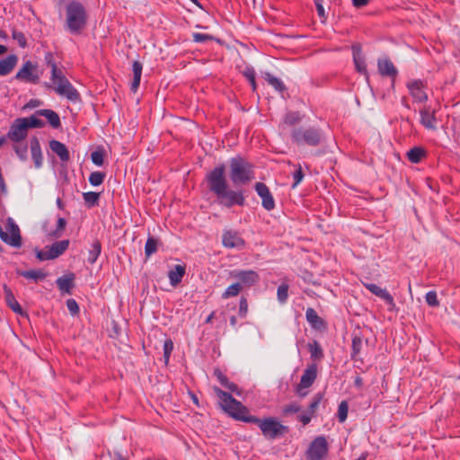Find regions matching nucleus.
I'll return each mask as SVG.
<instances>
[{"mask_svg": "<svg viewBox=\"0 0 460 460\" xmlns=\"http://www.w3.org/2000/svg\"><path fill=\"white\" fill-rule=\"evenodd\" d=\"M28 131L26 120L22 118H18L11 124L5 137L12 142L25 141L28 136Z\"/></svg>", "mask_w": 460, "mask_h": 460, "instance_id": "nucleus-9", "label": "nucleus"}, {"mask_svg": "<svg viewBox=\"0 0 460 460\" xmlns=\"http://www.w3.org/2000/svg\"><path fill=\"white\" fill-rule=\"evenodd\" d=\"M322 400H323V394H316L314 396V398H313V400H312V402H311V403L309 405V409H308V412L311 413V416H314L315 411L318 409L319 404L322 402Z\"/></svg>", "mask_w": 460, "mask_h": 460, "instance_id": "nucleus-42", "label": "nucleus"}, {"mask_svg": "<svg viewBox=\"0 0 460 460\" xmlns=\"http://www.w3.org/2000/svg\"><path fill=\"white\" fill-rule=\"evenodd\" d=\"M255 190L261 198L262 207L266 210H272L275 207V201L267 185L262 182H257L255 184Z\"/></svg>", "mask_w": 460, "mask_h": 460, "instance_id": "nucleus-14", "label": "nucleus"}, {"mask_svg": "<svg viewBox=\"0 0 460 460\" xmlns=\"http://www.w3.org/2000/svg\"><path fill=\"white\" fill-rule=\"evenodd\" d=\"M312 417L311 413L308 412L307 414L299 415L298 419L304 425H307L311 421Z\"/></svg>", "mask_w": 460, "mask_h": 460, "instance_id": "nucleus-60", "label": "nucleus"}, {"mask_svg": "<svg viewBox=\"0 0 460 460\" xmlns=\"http://www.w3.org/2000/svg\"><path fill=\"white\" fill-rule=\"evenodd\" d=\"M102 252V244L100 241L95 240L89 249L87 261L90 264H93L96 262L98 257L100 256Z\"/></svg>", "mask_w": 460, "mask_h": 460, "instance_id": "nucleus-32", "label": "nucleus"}, {"mask_svg": "<svg viewBox=\"0 0 460 460\" xmlns=\"http://www.w3.org/2000/svg\"><path fill=\"white\" fill-rule=\"evenodd\" d=\"M305 317L307 322L314 328H321L324 325L323 319L317 314L314 308L309 307L306 309Z\"/></svg>", "mask_w": 460, "mask_h": 460, "instance_id": "nucleus-28", "label": "nucleus"}, {"mask_svg": "<svg viewBox=\"0 0 460 460\" xmlns=\"http://www.w3.org/2000/svg\"><path fill=\"white\" fill-rule=\"evenodd\" d=\"M66 306H67V309L69 310V312L73 314V315H75L78 314L79 312V306H78V304L76 303V301L75 299H68L66 301Z\"/></svg>", "mask_w": 460, "mask_h": 460, "instance_id": "nucleus-54", "label": "nucleus"}, {"mask_svg": "<svg viewBox=\"0 0 460 460\" xmlns=\"http://www.w3.org/2000/svg\"><path fill=\"white\" fill-rule=\"evenodd\" d=\"M234 277L245 284H253L258 281V274L253 270H241L234 273Z\"/></svg>", "mask_w": 460, "mask_h": 460, "instance_id": "nucleus-26", "label": "nucleus"}, {"mask_svg": "<svg viewBox=\"0 0 460 460\" xmlns=\"http://www.w3.org/2000/svg\"><path fill=\"white\" fill-rule=\"evenodd\" d=\"M214 375H215V376H217V380L220 382V384L222 385H224L229 391L236 393L237 394H240L237 385L235 384L230 382L227 379V377L220 370L216 369L214 371Z\"/></svg>", "mask_w": 460, "mask_h": 460, "instance_id": "nucleus-29", "label": "nucleus"}, {"mask_svg": "<svg viewBox=\"0 0 460 460\" xmlns=\"http://www.w3.org/2000/svg\"><path fill=\"white\" fill-rule=\"evenodd\" d=\"M435 115L429 108L420 111V123L428 129H434L435 127Z\"/></svg>", "mask_w": 460, "mask_h": 460, "instance_id": "nucleus-25", "label": "nucleus"}, {"mask_svg": "<svg viewBox=\"0 0 460 460\" xmlns=\"http://www.w3.org/2000/svg\"><path fill=\"white\" fill-rule=\"evenodd\" d=\"M264 79L271 85L273 86L277 91L283 92L285 90V85L282 83V81L274 75H272L270 73L264 74Z\"/></svg>", "mask_w": 460, "mask_h": 460, "instance_id": "nucleus-35", "label": "nucleus"}, {"mask_svg": "<svg viewBox=\"0 0 460 460\" xmlns=\"http://www.w3.org/2000/svg\"><path fill=\"white\" fill-rule=\"evenodd\" d=\"M18 58L15 55H10L0 60V75H8L15 66Z\"/></svg>", "mask_w": 460, "mask_h": 460, "instance_id": "nucleus-24", "label": "nucleus"}, {"mask_svg": "<svg viewBox=\"0 0 460 460\" xmlns=\"http://www.w3.org/2000/svg\"><path fill=\"white\" fill-rule=\"evenodd\" d=\"M241 289H242L241 285L239 283H234V284L229 286L225 290V292L222 294V297L226 299L231 296H235L240 293Z\"/></svg>", "mask_w": 460, "mask_h": 460, "instance_id": "nucleus-37", "label": "nucleus"}, {"mask_svg": "<svg viewBox=\"0 0 460 460\" xmlns=\"http://www.w3.org/2000/svg\"><path fill=\"white\" fill-rule=\"evenodd\" d=\"M83 197L85 203H87L90 207H93L99 200L100 193L93 191L84 192Z\"/></svg>", "mask_w": 460, "mask_h": 460, "instance_id": "nucleus-38", "label": "nucleus"}, {"mask_svg": "<svg viewBox=\"0 0 460 460\" xmlns=\"http://www.w3.org/2000/svg\"><path fill=\"white\" fill-rule=\"evenodd\" d=\"M49 147L61 161L67 162L69 160V152L63 143L58 140H51L49 142Z\"/></svg>", "mask_w": 460, "mask_h": 460, "instance_id": "nucleus-20", "label": "nucleus"}, {"mask_svg": "<svg viewBox=\"0 0 460 460\" xmlns=\"http://www.w3.org/2000/svg\"><path fill=\"white\" fill-rule=\"evenodd\" d=\"M214 315H215V313H214V312H212V313H211V314L207 317V319H206V323H211L212 319L214 318Z\"/></svg>", "mask_w": 460, "mask_h": 460, "instance_id": "nucleus-64", "label": "nucleus"}, {"mask_svg": "<svg viewBox=\"0 0 460 460\" xmlns=\"http://www.w3.org/2000/svg\"><path fill=\"white\" fill-rule=\"evenodd\" d=\"M185 274V266L183 265H175L173 269H172L168 272V278L170 279V283L172 286H177L181 281L182 277Z\"/></svg>", "mask_w": 460, "mask_h": 460, "instance_id": "nucleus-23", "label": "nucleus"}, {"mask_svg": "<svg viewBox=\"0 0 460 460\" xmlns=\"http://www.w3.org/2000/svg\"><path fill=\"white\" fill-rule=\"evenodd\" d=\"M225 165L215 167L207 176L208 188L215 193L220 202L225 207L231 208L234 205L243 206L244 197L241 190H232L228 189V184L225 176Z\"/></svg>", "mask_w": 460, "mask_h": 460, "instance_id": "nucleus-2", "label": "nucleus"}, {"mask_svg": "<svg viewBox=\"0 0 460 460\" xmlns=\"http://www.w3.org/2000/svg\"><path fill=\"white\" fill-rule=\"evenodd\" d=\"M362 383H363V382H362V378H361V377H359V376L356 377V379H355V385H356L357 386L360 387V386L362 385Z\"/></svg>", "mask_w": 460, "mask_h": 460, "instance_id": "nucleus-63", "label": "nucleus"}, {"mask_svg": "<svg viewBox=\"0 0 460 460\" xmlns=\"http://www.w3.org/2000/svg\"><path fill=\"white\" fill-rule=\"evenodd\" d=\"M4 298L8 306L16 314H22L23 311L19 305L18 301L15 299L14 295L12 290L7 287L4 286Z\"/></svg>", "mask_w": 460, "mask_h": 460, "instance_id": "nucleus-21", "label": "nucleus"}, {"mask_svg": "<svg viewBox=\"0 0 460 460\" xmlns=\"http://www.w3.org/2000/svg\"><path fill=\"white\" fill-rule=\"evenodd\" d=\"M173 349V342L172 340L168 339L164 343V357L165 363H168L170 355Z\"/></svg>", "mask_w": 460, "mask_h": 460, "instance_id": "nucleus-49", "label": "nucleus"}, {"mask_svg": "<svg viewBox=\"0 0 460 460\" xmlns=\"http://www.w3.org/2000/svg\"><path fill=\"white\" fill-rule=\"evenodd\" d=\"M0 238L11 246L20 247L22 245L20 229L11 217L7 219L6 231H4L0 226Z\"/></svg>", "mask_w": 460, "mask_h": 460, "instance_id": "nucleus-7", "label": "nucleus"}, {"mask_svg": "<svg viewBox=\"0 0 460 460\" xmlns=\"http://www.w3.org/2000/svg\"><path fill=\"white\" fill-rule=\"evenodd\" d=\"M328 452V445L324 437H317L310 445L306 455L310 460H321Z\"/></svg>", "mask_w": 460, "mask_h": 460, "instance_id": "nucleus-11", "label": "nucleus"}, {"mask_svg": "<svg viewBox=\"0 0 460 460\" xmlns=\"http://www.w3.org/2000/svg\"><path fill=\"white\" fill-rule=\"evenodd\" d=\"M105 173L101 172H93L89 176V182L93 186H99L103 182Z\"/></svg>", "mask_w": 460, "mask_h": 460, "instance_id": "nucleus-40", "label": "nucleus"}, {"mask_svg": "<svg viewBox=\"0 0 460 460\" xmlns=\"http://www.w3.org/2000/svg\"><path fill=\"white\" fill-rule=\"evenodd\" d=\"M69 245L68 240L56 242L50 246H46L44 250L37 252V258L40 261H48L58 258Z\"/></svg>", "mask_w": 460, "mask_h": 460, "instance_id": "nucleus-8", "label": "nucleus"}, {"mask_svg": "<svg viewBox=\"0 0 460 460\" xmlns=\"http://www.w3.org/2000/svg\"><path fill=\"white\" fill-rule=\"evenodd\" d=\"M157 250V241L153 238L149 237L146 243L145 246V253L146 257L151 256L153 253H155Z\"/></svg>", "mask_w": 460, "mask_h": 460, "instance_id": "nucleus-39", "label": "nucleus"}, {"mask_svg": "<svg viewBox=\"0 0 460 460\" xmlns=\"http://www.w3.org/2000/svg\"><path fill=\"white\" fill-rule=\"evenodd\" d=\"M364 286L374 295L384 299L390 306L394 307L395 304L393 296L387 292L386 289L380 288L373 283H366Z\"/></svg>", "mask_w": 460, "mask_h": 460, "instance_id": "nucleus-16", "label": "nucleus"}, {"mask_svg": "<svg viewBox=\"0 0 460 460\" xmlns=\"http://www.w3.org/2000/svg\"><path fill=\"white\" fill-rule=\"evenodd\" d=\"M21 275L26 279L34 280L44 279L47 276V274L41 270L22 271Z\"/></svg>", "mask_w": 460, "mask_h": 460, "instance_id": "nucleus-36", "label": "nucleus"}, {"mask_svg": "<svg viewBox=\"0 0 460 460\" xmlns=\"http://www.w3.org/2000/svg\"><path fill=\"white\" fill-rule=\"evenodd\" d=\"M193 40L195 42H204L207 40H213V37L210 35H208V34H203V33H194Z\"/></svg>", "mask_w": 460, "mask_h": 460, "instance_id": "nucleus-57", "label": "nucleus"}, {"mask_svg": "<svg viewBox=\"0 0 460 460\" xmlns=\"http://www.w3.org/2000/svg\"><path fill=\"white\" fill-rule=\"evenodd\" d=\"M362 347V339L355 336L352 340V352L351 358H355L360 352Z\"/></svg>", "mask_w": 460, "mask_h": 460, "instance_id": "nucleus-45", "label": "nucleus"}, {"mask_svg": "<svg viewBox=\"0 0 460 460\" xmlns=\"http://www.w3.org/2000/svg\"><path fill=\"white\" fill-rule=\"evenodd\" d=\"M229 177L234 186L245 185L254 179L252 165L240 156L234 157L230 161Z\"/></svg>", "mask_w": 460, "mask_h": 460, "instance_id": "nucleus-3", "label": "nucleus"}, {"mask_svg": "<svg viewBox=\"0 0 460 460\" xmlns=\"http://www.w3.org/2000/svg\"><path fill=\"white\" fill-rule=\"evenodd\" d=\"M278 299L279 302L284 303L286 302L288 296V286L286 284H282L278 288Z\"/></svg>", "mask_w": 460, "mask_h": 460, "instance_id": "nucleus-48", "label": "nucleus"}, {"mask_svg": "<svg viewBox=\"0 0 460 460\" xmlns=\"http://www.w3.org/2000/svg\"><path fill=\"white\" fill-rule=\"evenodd\" d=\"M321 134L319 130L309 128H296L292 132L293 141L299 146H316L321 142Z\"/></svg>", "mask_w": 460, "mask_h": 460, "instance_id": "nucleus-5", "label": "nucleus"}, {"mask_svg": "<svg viewBox=\"0 0 460 460\" xmlns=\"http://www.w3.org/2000/svg\"><path fill=\"white\" fill-rule=\"evenodd\" d=\"M317 376V368L315 365L308 367L301 376L300 383L296 386V392L298 396L305 397L307 394L306 388L310 387Z\"/></svg>", "mask_w": 460, "mask_h": 460, "instance_id": "nucleus-12", "label": "nucleus"}, {"mask_svg": "<svg viewBox=\"0 0 460 460\" xmlns=\"http://www.w3.org/2000/svg\"><path fill=\"white\" fill-rule=\"evenodd\" d=\"M15 78L26 83L38 84L40 75L37 71V65L30 60L26 61L17 72Z\"/></svg>", "mask_w": 460, "mask_h": 460, "instance_id": "nucleus-10", "label": "nucleus"}, {"mask_svg": "<svg viewBox=\"0 0 460 460\" xmlns=\"http://www.w3.org/2000/svg\"><path fill=\"white\" fill-rule=\"evenodd\" d=\"M352 51H353V60H354L356 69L359 73H362L367 75V65L365 63L364 57L362 56L361 49L359 47L353 46Z\"/></svg>", "mask_w": 460, "mask_h": 460, "instance_id": "nucleus-22", "label": "nucleus"}, {"mask_svg": "<svg viewBox=\"0 0 460 460\" xmlns=\"http://www.w3.org/2000/svg\"><path fill=\"white\" fill-rule=\"evenodd\" d=\"M91 159H92V162L94 164H96L98 166L102 165V164H103V152L100 151V150L93 151L91 154Z\"/></svg>", "mask_w": 460, "mask_h": 460, "instance_id": "nucleus-51", "label": "nucleus"}, {"mask_svg": "<svg viewBox=\"0 0 460 460\" xmlns=\"http://www.w3.org/2000/svg\"><path fill=\"white\" fill-rule=\"evenodd\" d=\"M408 89L416 102H423L428 100V95L424 91V86L421 81L410 82L408 84Z\"/></svg>", "mask_w": 460, "mask_h": 460, "instance_id": "nucleus-15", "label": "nucleus"}, {"mask_svg": "<svg viewBox=\"0 0 460 460\" xmlns=\"http://www.w3.org/2000/svg\"><path fill=\"white\" fill-rule=\"evenodd\" d=\"M142 69L143 66L139 61H134L132 64V70H133V81L131 83V90L135 93L138 89L140 80H141V75H142Z\"/></svg>", "mask_w": 460, "mask_h": 460, "instance_id": "nucleus-27", "label": "nucleus"}, {"mask_svg": "<svg viewBox=\"0 0 460 460\" xmlns=\"http://www.w3.org/2000/svg\"><path fill=\"white\" fill-rule=\"evenodd\" d=\"M369 0H352L353 5L357 8L366 6Z\"/></svg>", "mask_w": 460, "mask_h": 460, "instance_id": "nucleus-61", "label": "nucleus"}, {"mask_svg": "<svg viewBox=\"0 0 460 460\" xmlns=\"http://www.w3.org/2000/svg\"><path fill=\"white\" fill-rule=\"evenodd\" d=\"M38 113L41 116H44L53 128H57L60 126L59 116L57 112L51 110H40L38 111Z\"/></svg>", "mask_w": 460, "mask_h": 460, "instance_id": "nucleus-31", "label": "nucleus"}, {"mask_svg": "<svg viewBox=\"0 0 460 460\" xmlns=\"http://www.w3.org/2000/svg\"><path fill=\"white\" fill-rule=\"evenodd\" d=\"M30 148L31 158L34 161L35 167L40 168L43 163L42 152L40 145V141L37 137H32L30 141Z\"/></svg>", "mask_w": 460, "mask_h": 460, "instance_id": "nucleus-17", "label": "nucleus"}, {"mask_svg": "<svg viewBox=\"0 0 460 460\" xmlns=\"http://www.w3.org/2000/svg\"><path fill=\"white\" fill-rule=\"evenodd\" d=\"M303 178H304V173L302 172V168L300 165H298L297 170L294 173L295 182L293 184V187L295 188L296 186H297L301 182Z\"/></svg>", "mask_w": 460, "mask_h": 460, "instance_id": "nucleus-56", "label": "nucleus"}, {"mask_svg": "<svg viewBox=\"0 0 460 460\" xmlns=\"http://www.w3.org/2000/svg\"><path fill=\"white\" fill-rule=\"evenodd\" d=\"M378 71L382 75L395 77L397 70L391 60L387 58L379 59L377 63Z\"/></svg>", "mask_w": 460, "mask_h": 460, "instance_id": "nucleus-18", "label": "nucleus"}, {"mask_svg": "<svg viewBox=\"0 0 460 460\" xmlns=\"http://www.w3.org/2000/svg\"><path fill=\"white\" fill-rule=\"evenodd\" d=\"M40 105V102L37 101V100H31L25 106H24V109L26 108H35V107H38Z\"/></svg>", "mask_w": 460, "mask_h": 460, "instance_id": "nucleus-62", "label": "nucleus"}, {"mask_svg": "<svg viewBox=\"0 0 460 460\" xmlns=\"http://www.w3.org/2000/svg\"><path fill=\"white\" fill-rule=\"evenodd\" d=\"M66 220L62 217H59L58 219V226H57L56 230L52 233H49V235L51 237H59L62 234L64 229L66 227Z\"/></svg>", "mask_w": 460, "mask_h": 460, "instance_id": "nucleus-46", "label": "nucleus"}, {"mask_svg": "<svg viewBox=\"0 0 460 460\" xmlns=\"http://www.w3.org/2000/svg\"><path fill=\"white\" fill-rule=\"evenodd\" d=\"M247 310H248V305H247L246 299L242 298L240 300V305H239V314L242 316H245Z\"/></svg>", "mask_w": 460, "mask_h": 460, "instance_id": "nucleus-58", "label": "nucleus"}, {"mask_svg": "<svg viewBox=\"0 0 460 460\" xmlns=\"http://www.w3.org/2000/svg\"><path fill=\"white\" fill-rule=\"evenodd\" d=\"M51 81L56 84L55 91L58 94L65 96L67 100L74 102L80 100L79 93L66 79L63 73L51 78Z\"/></svg>", "mask_w": 460, "mask_h": 460, "instance_id": "nucleus-6", "label": "nucleus"}, {"mask_svg": "<svg viewBox=\"0 0 460 460\" xmlns=\"http://www.w3.org/2000/svg\"><path fill=\"white\" fill-rule=\"evenodd\" d=\"M349 405L346 401H342L338 408V419L340 422H344L348 416Z\"/></svg>", "mask_w": 460, "mask_h": 460, "instance_id": "nucleus-41", "label": "nucleus"}, {"mask_svg": "<svg viewBox=\"0 0 460 460\" xmlns=\"http://www.w3.org/2000/svg\"><path fill=\"white\" fill-rule=\"evenodd\" d=\"M13 149L17 155V156L22 161H26L28 158L27 153H28V145L26 141H21V142H13Z\"/></svg>", "mask_w": 460, "mask_h": 460, "instance_id": "nucleus-33", "label": "nucleus"}, {"mask_svg": "<svg viewBox=\"0 0 460 460\" xmlns=\"http://www.w3.org/2000/svg\"><path fill=\"white\" fill-rule=\"evenodd\" d=\"M309 350L311 357L314 358H321L323 357L322 348L317 341L309 344Z\"/></svg>", "mask_w": 460, "mask_h": 460, "instance_id": "nucleus-44", "label": "nucleus"}, {"mask_svg": "<svg viewBox=\"0 0 460 460\" xmlns=\"http://www.w3.org/2000/svg\"><path fill=\"white\" fill-rule=\"evenodd\" d=\"M299 411H300V405L296 402H293L288 405H286L283 408V414L288 415V414H292V413H296Z\"/></svg>", "mask_w": 460, "mask_h": 460, "instance_id": "nucleus-53", "label": "nucleus"}, {"mask_svg": "<svg viewBox=\"0 0 460 460\" xmlns=\"http://www.w3.org/2000/svg\"><path fill=\"white\" fill-rule=\"evenodd\" d=\"M44 60L47 66L51 69V78L63 73L62 70L58 66V64L54 58V54L52 52H47L45 54Z\"/></svg>", "mask_w": 460, "mask_h": 460, "instance_id": "nucleus-30", "label": "nucleus"}, {"mask_svg": "<svg viewBox=\"0 0 460 460\" xmlns=\"http://www.w3.org/2000/svg\"><path fill=\"white\" fill-rule=\"evenodd\" d=\"M301 118L298 112H289L285 117V123L295 125L300 121Z\"/></svg>", "mask_w": 460, "mask_h": 460, "instance_id": "nucleus-50", "label": "nucleus"}, {"mask_svg": "<svg viewBox=\"0 0 460 460\" xmlns=\"http://www.w3.org/2000/svg\"><path fill=\"white\" fill-rule=\"evenodd\" d=\"M222 243L226 248L242 249L245 245L244 240L239 233L233 230H225L222 235Z\"/></svg>", "mask_w": 460, "mask_h": 460, "instance_id": "nucleus-13", "label": "nucleus"}, {"mask_svg": "<svg viewBox=\"0 0 460 460\" xmlns=\"http://www.w3.org/2000/svg\"><path fill=\"white\" fill-rule=\"evenodd\" d=\"M315 4H316V9H317L318 15L323 21L325 19V13H324V8L323 6L322 1L321 0H316L315 1Z\"/></svg>", "mask_w": 460, "mask_h": 460, "instance_id": "nucleus-59", "label": "nucleus"}, {"mask_svg": "<svg viewBox=\"0 0 460 460\" xmlns=\"http://www.w3.org/2000/svg\"><path fill=\"white\" fill-rule=\"evenodd\" d=\"M214 392L217 395L219 404L224 411L235 420L257 424L264 437L274 439L288 430L286 426L272 417L260 420L255 416L250 415L248 409L236 401L230 394L217 387L214 388Z\"/></svg>", "mask_w": 460, "mask_h": 460, "instance_id": "nucleus-1", "label": "nucleus"}, {"mask_svg": "<svg viewBox=\"0 0 460 460\" xmlns=\"http://www.w3.org/2000/svg\"><path fill=\"white\" fill-rule=\"evenodd\" d=\"M12 37L14 40L17 41L21 48H25L27 46V40L24 34L22 31H18L16 30L13 31Z\"/></svg>", "mask_w": 460, "mask_h": 460, "instance_id": "nucleus-47", "label": "nucleus"}, {"mask_svg": "<svg viewBox=\"0 0 460 460\" xmlns=\"http://www.w3.org/2000/svg\"><path fill=\"white\" fill-rule=\"evenodd\" d=\"M22 119L26 120V127L28 129L32 128H41L44 125V122L35 116Z\"/></svg>", "mask_w": 460, "mask_h": 460, "instance_id": "nucleus-43", "label": "nucleus"}, {"mask_svg": "<svg viewBox=\"0 0 460 460\" xmlns=\"http://www.w3.org/2000/svg\"><path fill=\"white\" fill-rule=\"evenodd\" d=\"M87 14L84 7L78 2H72L66 6V25L70 32L78 34L86 25Z\"/></svg>", "mask_w": 460, "mask_h": 460, "instance_id": "nucleus-4", "label": "nucleus"}, {"mask_svg": "<svg viewBox=\"0 0 460 460\" xmlns=\"http://www.w3.org/2000/svg\"><path fill=\"white\" fill-rule=\"evenodd\" d=\"M75 274L68 273L57 279V285L61 292L70 294L74 287Z\"/></svg>", "mask_w": 460, "mask_h": 460, "instance_id": "nucleus-19", "label": "nucleus"}, {"mask_svg": "<svg viewBox=\"0 0 460 460\" xmlns=\"http://www.w3.org/2000/svg\"><path fill=\"white\" fill-rule=\"evenodd\" d=\"M425 156V151L421 147H413L407 152V157L411 163H419Z\"/></svg>", "mask_w": 460, "mask_h": 460, "instance_id": "nucleus-34", "label": "nucleus"}, {"mask_svg": "<svg viewBox=\"0 0 460 460\" xmlns=\"http://www.w3.org/2000/svg\"><path fill=\"white\" fill-rule=\"evenodd\" d=\"M244 75L245 77L249 80L252 87V90L254 91L256 89V83H255V72L252 68H248L245 72H244Z\"/></svg>", "mask_w": 460, "mask_h": 460, "instance_id": "nucleus-55", "label": "nucleus"}, {"mask_svg": "<svg viewBox=\"0 0 460 460\" xmlns=\"http://www.w3.org/2000/svg\"><path fill=\"white\" fill-rule=\"evenodd\" d=\"M426 302L430 306H438L439 302L438 300L437 293L435 291H429L426 294Z\"/></svg>", "mask_w": 460, "mask_h": 460, "instance_id": "nucleus-52", "label": "nucleus"}]
</instances>
